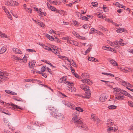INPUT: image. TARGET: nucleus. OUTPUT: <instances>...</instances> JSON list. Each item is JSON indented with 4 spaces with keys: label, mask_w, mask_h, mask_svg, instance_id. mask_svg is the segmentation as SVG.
I'll use <instances>...</instances> for the list:
<instances>
[{
    "label": "nucleus",
    "mask_w": 133,
    "mask_h": 133,
    "mask_svg": "<svg viewBox=\"0 0 133 133\" xmlns=\"http://www.w3.org/2000/svg\"><path fill=\"white\" fill-rule=\"evenodd\" d=\"M91 48H88L85 51V53H88L90 52V51L91 50Z\"/></svg>",
    "instance_id": "60"
},
{
    "label": "nucleus",
    "mask_w": 133,
    "mask_h": 133,
    "mask_svg": "<svg viewBox=\"0 0 133 133\" xmlns=\"http://www.w3.org/2000/svg\"><path fill=\"white\" fill-rule=\"evenodd\" d=\"M11 105L12 106L11 109L13 110H15L19 111L18 110V109H20L21 110H23V108H21L18 106L12 103H11Z\"/></svg>",
    "instance_id": "6"
},
{
    "label": "nucleus",
    "mask_w": 133,
    "mask_h": 133,
    "mask_svg": "<svg viewBox=\"0 0 133 133\" xmlns=\"http://www.w3.org/2000/svg\"><path fill=\"white\" fill-rule=\"evenodd\" d=\"M51 115L60 120H62L64 118V115L62 114L56 112H52L51 113Z\"/></svg>",
    "instance_id": "3"
},
{
    "label": "nucleus",
    "mask_w": 133,
    "mask_h": 133,
    "mask_svg": "<svg viewBox=\"0 0 133 133\" xmlns=\"http://www.w3.org/2000/svg\"><path fill=\"white\" fill-rule=\"evenodd\" d=\"M91 4L94 6H97L98 3L96 2H93L91 3Z\"/></svg>",
    "instance_id": "31"
},
{
    "label": "nucleus",
    "mask_w": 133,
    "mask_h": 133,
    "mask_svg": "<svg viewBox=\"0 0 133 133\" xmlns=\"http://www.w3.org/2000/svg\"><path fill=\"white\" fill-rule=\"evenodd\" d=\"M13 5L12 6H16L18 4V3L16 1H13Z\"/></svg>",
    "instance_id": "36"
},
{
    "label": "nucleus",
    "mask_w": 133,
    "mask_h": 133,
    "mask_svg": "<svg viewBox=\"0 0 133 133\" xmlns=\"http://www.w3.org/2000/svg\"><path fill=\"white\" fill-rule=\"evenodd\" d=\"M127 87H129L130 88H131L132 87V86L129 83H128Z\"/></svg>",
    "instance_id": "57"
},
{
    "label": "nucleus",
    "mask_w": 133,
    "mask_h": 133,
    "mask_svg": "<svg viewBox=\"0 0 133 133\" xmlns=\"http://www.w3.org/2000/svg\"><path fill=\"white\" fill-rule=\"evenodd\" d=\"M64 77H62L61 78H60L59 80V82L60 83H62L63 82V78H64Z\"/></svg>",
    "instance_id": "48"
},
{
    "label": "nucleus",
    "mask_w": 133,
    "mask_h": 133,
    "mask_svg": "<svg viewBox=\"0 0 133 133\" xmlns=\"http://www.w3.org/2000/svg\"><path fill=\"white\" fill-rule=\"evenodd\" d=\"M8 75V74L7 72H3L2 71H0V78L1 79H2L4 77H6Z\"/></svg>",
    "instance_id": "9"
},
{
    "label": "nucleus",
    "mask_w": 133,
    "mask_h": 133,
    "mask_svg": "<svg viewBox=\"0 0 133 133\" xmlns=\"http://www.w3.org/2000/svg\"><path fill=\"white\" fill-rule=\"evenodd\" d=\"M84 17L85 18V20L88 21V19H90L91 18V17L90 15H87L86 16H84Z\"/></svg>",
    "instance_id": "29"
},
{
    "label": "nucleus",
    "mask_w": 133,
    "mask_h": 133,
    "mask_svg": "<svg viewBox=\"0 0 133 133\" xmlns=\"http://www.w3.org/2000/svg\"><path fill=\"white\" fill-rule=\"evenodd\" d=\"M94 57H89L88 58V60L89 61H94Z\"/></svg>",
    "instance_id": "51"
},
{
    "label": "nucleus",
    "mask_w": 133,
    "mask_h": 133,
    "mask_svg": "<svg viewBox=\"0 0 133 133\" xmlns=\"http://www.w3.org/2000/svg\"><path fill=\"white\" fill-rule=\"evenodd\" d=\"M13 1L10 0L5 2V4L6 5L9 6H12L13 5Z\"/></svg>",
    "instance_id": "10"
},
{
    "label": "nucleus",
    "mask_w": 133,
    "mask_h": 133,
    "mask_svg": "<svg viewBox=\"0 0 133 133\" xmlns=\"http://www.w3.org/2000/svg\"><path fill=\"white\" fill-rule=\"evenodd\" d=\"M114 89H115L114 90L115 91L119 92L121 90L119 88H114Z\"/></svg>",
    "instance_id": "53"
},
{
    "label": "nucleus",
    "mask_w": 133,
    "mask_h": 133,
    "mask_svg": "<svg viewBox=\"0 0 133 133\" xmlns=\"http://www.w3.org/2000/svg\"><path fill=\"white\" fill-rule=\"evenodd\" d=\"M94 121L95 122H96L97 123H99V119L97 117L96 118V119Z\"/></svg>",
    "instance_id": "47"
},
{
    "label": "nucleus",
    "mask_w": 133,
    "mask_h": 133,
    "mask_svg": "<svg viewBox=\"0 0 133 133\" xmlns=\"http://www.w3.org/2000/svg\"><path fill=\"white\" fill-rule=\"evenodd\" d=\"M124 97V96L123 95H122L121 96H119L117 97H116L117 99H119L120 98L123 99Z\"/></svg>",
    "instance_id": "37"
},
{
    "label": "nucleus",
    "mask_w": 133,
    "mask_h": 133,
    "mask_svg": "<svg viewBox=\"0 0 133 133\" xmlns=\"http://www.w3.org/2000/svg\"><path fill=\"white\" fill-rule=\"evenodd\" d=\"M90 30L91 31L94 32H96V33H97L98 32L97 30L96 29L93 28H91Z\"/></svg>",
    "instance_id": "43"
},
{
    "label": "nucleus",
    "mask_w": 133,
    "mask_h": 133,
    "mask_svg": "<svg viewBox=\"0 0 133 133\" xmlns=\"http://www.w3.org/2000/svg\"><path fill=\"white\" fill-rule=\"evenodd\" d=\"M56 9L55 8H54V7L52 6L50 9H51L52 11H55L56 10Z\"/></svg>",
    "instance_id": "63"
},
{
    "label": "nucleus",
    "mask_w": 133,
    "mask_h": 133,
    "mask_svg": "<svg viewBox=\"0 0 133 133\" xmlns=\"http://www.w3.org/2000/svg\"><path fill=\"white\" fill-rule=\"evenodd\" d=\"M65 83H66L67 85H69V86L71 85V83L69 82L66 81Z\"/></svg>",
    "instance_id": "64"
},
{
    "label": "nucleus",
    "mask_w": 133,
    "mask_h": 133,
    "mask_svg": "<svg viewBox=\"0 0 133 133\" xmlns=\"http://www.w3.org/2000/svg\"><path fill=\"white\" fill-rule=\"evenodd\" d=\"M77 16L79 18H81L82 16V15L79 12H77L76 14Z\"/></svg>",
    "instance_id": "32"
},
{
    "label": "nucleus",
    "mask_w": 133,
    "mask_h": 133,
    "mask_svg": "<svg viewBox=\"0 0 133 133\" xmlns=\"http://www.w3.org/2000/svg\"><path fill=\"white\" fill-rule=\"evenodd\" d=\"M127 83L125 81H123L122 82V84L123 86H124L127 87Z\"/></svg>",
    "instance_id": "38"
},
{
    "label": "nucleus",
    "mask_w": 133,
    "mask_h": 133,
    "mask_svg": "<svg viewBox=\"0 0 133 133\" xmlns=\"http://www.w3.org/2000/svg\"><path fill=\"white\" fill-rule=\"evenodd\" d=\"M51 51L56 55L59 54L58 52L56 49H51Z\"/></svg>",
    "instance_id": "23"
},
{
    "label": "nucleus",
    "mask_w": 133,
    "mask_h": 133,
    "mask_svg": "<svg viewBox=\"0 0 133 133\" xmlns=\"http://www.w3.org/2000/svg\"><path fill=\"white\" fill-rule=\"evenodd\" d=\"M36 62L34 60H31L28 63L29 67L31 69H33L35 66Z\"/></svg>",
    "instance_id": "7"
},
{
    "label": "nucleus",
    "mask_w": 133,
    "mask_h": 133,
    "mask_svg": "<svg viewBox=\"0 0 133 133\" xmlns=\"http://www.w3.org/2000/svg\"><path fill=\"white\" fill-rule=\"evenodd\" d=\"M72 85H71L70 86H68L66 89L69 91H72L73 90L72 89Z\"/></svg>",
    "instance_id": "28"
},
{
    "label": "nucleus",
    "mask_w": 133,
    "mask_h": 133,
    "mask_svg": "<svg viewBox=\"0 0 133 133\" xmlns=\"http://www.w3.org/2000/svg\"><path fill=\"white\" fill-rule=\"evenodd\" d=\"M110 44V45L111 46H113L114 47H115L117 48L116 47L115 42H111Z\"/></svg>",
    "instance_id": "39"
},
{
    "label": "nucleus",
    "mask_w": 133,
    "mask_h": 133,
    "mask_svg": "<svg viewBox=\"0 0 133 133\" xmlns=\"http://www.w3.org/2000/svg\"><path fill=\"white\" fill-rule=\"evenodd\" d=\"M129 104L131 107H133V102L131 101H130L128 102Z\"/></svg>",
    "instance_id": "40"
},
{
    "label": "nucleus",
    "mask_w": 133,
    "mask_h": 133,
    "mask_svg": "<svg viewBox=\"0 0 133 133\" xmlns=\"http://www.w3.org/2000/svg\"><path fill=\"white\" fill-rule=\"evenodd\" d=\"M45 48H44V49H45L49 51H51V49L49 47H48L47 46H45Z\"/></svg>",
    "instance_id": "49"
},
{
    "label": "nucleus",
    "mask_w": 133,
    "mask_h": 133,
    "mask_svg": "<svg viewBox=\"0 0 133 133\" xmlns=\"http://www.w3.org/2000/svg\"><path fill=\"white\" fill-rule=\"evenodd\" d=\"M12 50L14 52H15L16 53L18 54H22V51L20 50L17 48H13Z\"/></svg>",
    "instance_id": "14"
},
{
    "label": "nucleus",
    "mask_w": 133,
    "mask_h": 133,
    "mask_svg": "<svg viewBox=\"0 0 133 133\" xmlns=\"http://www.w3.org/2000/svg\"><path fill=\"white\" fill-rule=\"evenodd\" d=\"M12 58L13 60L18 61L21 60L22 62H26L27 60V59L26 57H23V59H21L20 58L17 57L15 56H13L12 57Z\"/></svg>",
    "instance_id": "4"
},
{
    "label": "nucleus",
    "mask_w": 133,
    "mask_h": 133,
    "mask_svg": "<svg viewBox=\"0 0 133 133\" xmlns=\"http://www.w3.org/2000/svg\"><path fill=\"white\" fill-rule=\"evenodd\" d=\"M6 50L5 47L3 46L0 50V54H2Z\"/></svg>",
    "instance_id": "17"
},
{
    "label": "nucleus",
    "mask_w": 133,
    "mask_h": 133,
    "mask_svg": "<svg viewBox=\"0 0 133 133\" xmlns=\"http://www.w3.org/2000/svg\"><path fill=\"white\" fill-rule=\"evenodd\" d=\"M3 113L8 115H11V114H10V112L8 111V110L5 111H4Z\"/></svg>",
    "instance_id": "41"
},
{
    "label": "nucleus",
    "mask_w": 133,
    "mask_h": 133,
    "mask_svg": "<svg viewBox=\"0 0 133 133\" xmlns=\"http://www.w3.org/2000/svg\"><path fill=\"white\" fill-rule=\"evenodd\" d=\"M124 28H118L116 30V31L117 33H121L123 31H124Z\"/></svg>",
    "instance_id": "16"
},
{
    "label": "nucleus",
    "mask_w": 133,
    "mask_h": 133,
    "mask_svg": "<svg viewBox=\"0 0 133 133\" xmlns=\"http://www.w3.org/2000/svg\"><path fill=\"white\" fill-rule=\"evenodd\" d=\"M0 36L1 37H5L8 38L7 36L6 35H5L4 33H2L1 31H0Z\"/></svg>",
    "instance_id": "20"
},
{
    "label": "nucleus",
    "mask_w": 133,
    "mask_h": 133,
    "mask_svg": "<svg viewBox=\"0 0 133 133\" xmlns=\"http://www.w3.org/2000/svg\"><path fill=\"white\" fill-rule=\"evenodd\" d=\"M9 79V78L8 77H4L2 79H1V80L2 81V82L3 81H4V80L6 81V80H7Z\"/></svg>",
    "instance_id": "45"
},
{
    "label": "nucleus",
    "mask_w": 133,
    "mask_h": 133,
    "mask_svg": "<svg viewBox=\"0 0 133 133\" xmlns=\"http://www.w3.org/2000/svg\"><path fill=\"white\" fill-rule=\"evenodd\" d=\"M115 43L116 46V47L117 48L118 47V48L120 49V47H118V45L119 44H122L120 43L119 42V41H116L115 42Z\"/></svg>",
    "instance_id": "19"
},
{
    "label": "nucleus",
    "mask_w": 133,
    "mask_h": 133,
    "mask_svg": "<svg viewBox=\"0 0 133 133\" xmlns=\"http://www.w3.org/2000/svg\"><path fill=\"white\" fill-rule=\"evenodd\" d=\"M63 103L66 106L74 110L75 109L76 110L79 112H82L83 111V109L80 107H76L75 105L74 104L69 102L68 101H64L63 102Z\"/></svg>",
    "instance_id": "2"
},
{
    "label": "nucleus",
    "mask_w": 133,
    "mask_h": 133,
    "mask_svg": "<svg viewBox=\"0 0 133 133\" xmlns=\"http://www.w3.org/2000/svg\"><path fill=\"white\" fill-rule=\"evenodd\" d=\"M74 74L75 77L77 78H79L80 77H80L78 74L76 73H75Z\"/></svg>",
    "instance_id": "44"
},
{
    "label": "nucleus",
    "mask_w": 133,
    "mask_h": 133,
    "mask_svg": "<svg viewBox=\"0 0 133 133\" xmlns=\"http://www.w3.org/2000/svg\"><path fill=\"white\" fill-rule=\"evenodd\" d=\"M5 111V110L2 108H0V111L3 113H4Z\"/></svg>",
    "instance_id": "56"
},
{
    "label": "nucleus",
    "mask_w": 133,
    "mask_h": 133,
    "mask_svg": "<svg viewBox=\"0 0 133 133\" xmlns=\"http://www.w3.org/2000/svg\"><path fill=\"white\" fill-rule=\"evenodd\" d=\"M41 72H44L45 70V67L44 66H43L41 68Z\"/></svg>",
    "instance_id": "52"
},
{
    "label": "nucleus",
    "mask_w": 133,
    "mask_h": 133,
    "mask_svg": "<svg viewBox=\"0 0 133 133\" xmlns=\"http://www.w3.org/2000/svg\"><path fill=\"white\" fill-rule=\"evenodd\" d=\"M110 62L111 64L114 66H118V65L117 63L114 60L111 59H110Z\"/></svg>",
    "instance_id": "13"
},
{
    "label": "nucleus",
    "mask_w": 133,
    "mask_h": 133,
    "mask_svg": "<svg viewBox=\"0 0 133 133\" xmlns=\"http://www.w3.org/2000/svg\"><path fill=\"white\" fill-rule=\"evenodd\" d=\"M28 52H36V51L34 49H27L26 50Z\"/></svg>",
    "instance_id": "33"
},
{
    "label": "nucleus",
    "mask_w": 133,
    "mask_h": 133,
    "mask_svg": "<svg viewBox=\"0 0 133 133\" xmlns=\"http://www.w3.org/2000/svg\"><path fill=\"white\" fill-rule=\"evenodd\" d=\"M39 14L41 15H43L44 16H45L46 15V13L45 12H42L39 13Z\"/></svg>",
    "instance_id": "58"
},
{
    "label": "nucleus",
    "mask_w": 133,
    "mask_h": 133,
    "mask_svg": "<svg viewBox=\"0 0 133 133\" xmlns=\"http://www.w3.org/2000/svg\"><path fill=\"white\" fill-rule=\"evenodd\" d=\"M127 70L129 72H132V70H133V69H131V68H127V69H126L125 70Z\"/></svg>",
    "instance_id": "50"
},
{
    "label": "nucleus",
    "mask_w": 133,
    "mask_h": 133,
    "mask_svg": "<svg viewBox=\"0 0 133 133\" xmlns=\"http://www.w3.org/2000/svg\"><path fill=\"white\" fill-rule=\"evenodd\" d=\"M36 22L37 24H38L40 26L42 27H44V26L45 25V24L41 22Z\"/></svg>",
    "instance_id": "22"
},
{
    "label": "nucleus",
    "mask_w": 133,
    "mask_h": 133,
    "mask_svg": "<svg viewBox=\"0 0 133 133\" xmlns=\"http://www.w3.org/2000/svg\"><path fill=\"white\" fill-rule=\"evenodd\" d=\"M115 5L118 7H120L121 5L118 2H116L115 4Z\"/></svg>",
    "instance_id": "62"
},
{
    "label": "nucleus",
    "mask_w": 133,
    "mask_h": 133,
    "mask_svg": "<svg viewBox=\"0 0 133 133\" xmlns=\"http://www.w3.org/2000/svg\"><path fill=\"white\" fill-rule=\"evenodd\" d=\"M107 125L108 126L112 125L114 124L113 121L111 120L108 119V120Z\"/></svg>",
    "instance_id": "15"
},
{
    "label": "nucleus",
    "mask_w": 133,
    "mask_h": 133,
    "mask_svg": "<svg viewBox=\"0 0 133 133\" xmlns=\"http://www.w3.org/2000/svg\"><path fill=\"white\" fill-rule=\"evenodd\" d=\"M48 109L49 110L53 111V112H54V111L55 110V109L53 107H50L48 108Z\"/></svg>",
    "instance_id": "35"
},
{
    "label": "nucleus",
    "mask_w": 133,
    "mask_h": 133,
    "mask_svg": "<svg viewBox=\"0 0 133 133\" xmlns=\"http://www.w3.org/2000/svg\"><path fill=\"white\" fill-rule=\"evenodd\" d=\"M120 93L122 94H123L124 95H125L127 94V92L125 91L124 90H121L120 91Z\"/></svg>",
    "instance_id": "26"
},
{
    "label": "nucleus",
    "mask_w": 133,
    "mask_h": 133,
    "mask_svg": "<svg viewBox=\"0 0 133 133\" xmlns=\"http://www.w3.org/2000/svg\"><path fill=\"white\" fill-rule=\"evenodd\" d=\"M91 93V92L90 91V90L89 89V87H88L87 90H86L85 93V96H84V98L89 99L90 97Z\"/></svg>",
    "instance_id": "5"
},
{
    "label": "nucleus",
    "mask_w": 133,
    "mask_h": 133,
    "mask_svg": "<svg viewBox=\"0 0 133 133\" xmlns=\"http://www.w3.org/2000/svg\"><path fill=\"white\" fill-rule=\"evenodd\" d=\"M71 61H70V64L72 66L74 67H76V63L74 62V61L72 59H71Z\"/></svg>",
    "instance_id": "24"
},
{
    "label": "nucleus",
    "mask_w": 133,
    "mask_h": 133,
    "mask_svg": "<svg viewBox=\"0 0 133 133\" xmlns=\"http://www.w3.org/2000/svg\"><path fill=\"white\" fill-rule=\"evenodd\" d=\"M117 108V106L114 105H111L109 106L108 108L110 109H116Z\"/></svg>",
    "instance_id": "21"
},
{
    "label": "nucleus",
    "mask_w": 133,
    "mask_h": 133,
    "mask_svg": "<svg viewBox=\"0 0 133 133\" xmlns=\"http://www.w3.org/2000/svg\"><path fill=\"white\" fill-rule=\"evenodd\" d=\"M11 91L8 90H5V91L6 93L9 94H10Z\"/></svg>",
    "instance_id": "61"
},
{
    "label": "nucleus",
    "mask_w": 133,
    "mask_h": 133,
    "mask_svg": "<svg viewBox=\"0 0 133 133\" xmlns=\"http://www.w3.org/2000/svg\"><path fill=\"white\" fill-rule=\"evenodd\" d=\"M102 48L104 50H108V49H109V48L108 47H107L105 46H103L102 47Z\"/></svg>",
    "instance_id": "54"
},
{
    "label": "nucleus",
    "mask_w": 133,
    "mask_h": 133,
    "mask_svg": "<svg viewBox=\"0 0 133 133\" xmlns=\"http://www.w3.org/2000/svg\"><path fill=\"white\" fill-rule=\"evenodd\" d=\"M97 117H96L95 115L94 114H92L91 115V119H92L93 121L95 120L96 119V118Z\"/></svg>",
    "instance_id": "27"
},
{
    "label": "nucleus",
    "mask_w": 133,
    "mask_h": 133,
    "mask_svg": "<svg viewBox=\"0 0 133 133\" xmlns=\"http://www.w3.org/2000/svg\"><path fill=\"white\" fill-rule=\"evenodd\" d=\"M46 4L48 8H49V9H51V7L52 6H51L49 4V3L48 2Z\"/></svg>",
    "instance_id": "55"
},
{
    "label": "nucleus",
    "mask_w": 133,
    "mask_h": 133,
    "mask_svg": "<svg viewBox=\"0 0 133 133\" xmlns=\"http://www.w3.org/2000/svg\"><path fill=\"white\" fill-rule=\"evenodd\" d=\"M54 40L59 43H60L61 42V41L57 37H55V38H54Z\"/></svg>",
    "instance_id": "30"
},
{
    "label": "nucleus",
    "mask_w": 133,
    "mask_h": 133,
    "mask_svg": "<svg viewBox=\"0 0 133 133\" xmlns=\"http://www.w3.org/2000/svg\"><path fill=\"white\" fill-rule=\"evenodd\" d=\"M26 11H28L29 13H31L32 10L30 8H27V9L26 10Z\"/></svg>",
    "instance_id": "42"
},
{
    "label": "nucleus",
    "mask_w": 133,
    "mask_h": 133,
    "mask_svg": "<svg viewBox=\"0 0 133 133\" xmlns=\"http://www.w3.org/2000/svg\"><path fill=\"white\" fill-rule=\"evenodd\" d=\"M89 87H88L86 85L84 84H82L80 85V87L83 90H87Z\"/></svg>",
    "instance_id": "12"
},
{
    "label": "nucleus",
    "mask_w": 133,
    "mask_h": 133,
    "mask_svg": "<svg viewBox=\"0 0 133 133\" xmlns=\"http://www.w3.org/2000/svg\"><path fill=\"white\" fill-rule=\"evenodd\" d=\"M103 9L104 11L105 12H108V9H107V8L105 6H103Z\"/></svg>",
    "instance_id": "46"
},
{
    "label": "nucleus",
    "mask_w": 133,
    "mask_h": 133,
    "mask_svg": "<svg viewBox=\"0 0 133 133\" xmlns=\"http://www.w3.org/2000/svg\"><path fill=\"white\" fill-rule=\"evenodd\" d=\"M107 99L106 96L104 95H102L99 98V100L102 102H104Z\"/></svg>",
    "instance_id": "11"
},
{
    "label": "nucleus",
    "mask_w": 133,
    "mask_h": 133,
    "mask_svg": "<svg viewBox=\"0 0 133 133\" xmlns=\"http://www.w3.org/2000/svg\"><path fill=\"white\" fill-rule=\"evenodd\" d=\"M72 115L73 117L72 121L77 127H79L81 129L84 130H88V128L86 125L82 124L83 123L82 119L79 117V112L77 113V112L76 111Z\"/></svg>",
    "instance_id": "1"
},
{
    "label": "nucleus",
    "mask_w": 133,
    "mask_h": 133,
    "mask_svg": "<svg viewBox=\"0 0 133 133\" xmlns=\"http://www.w3.org/2000/svg\"><path fill=\"white\" fill-rule=\"evenodd\" d=\"M82 76L83 78H88L89 77V74L87 73H84L82 74Z\"/></svg>",
    "instance_id": "18"
},
{
    "label": "nucleus",
    "mask_w": 133,
    "mask_h": 133,
    "mask_svg": "<svg viewBox=\"0 0 133 133\" xmlns=\"http://www.w3.org/2000/svg\"><path fill=\"white\" fill-rule=\"evenodd\" d=\"M114 128V127H110L108 128L107 129L108 132H109L110 131L113 130Z\"/></svg>",
    "instance_id": "34"
},
{
    "label": "nucleus",
    "mask_w": 133,
    "mask_h": 133,
    "mask_svg": "<svg viewBox=\"0 0 133 133\" xmlns=\"http://www.w3.org/2000/svg\"><path fill=\"white\" fill-rule=\"evenodd\" d=\"M14 99L16 101H22V99L21 98H19V99L16 98H14Z\"/></svg>",
    "instance_id": "59"
},
{
    "label": "nucleus",
    "mask_w": 133,
    "mask_h": 133,
    "mask_svg": "<svg viewBox=\"0 0 133 133\" xmlns=\"http://www.w3.org/2000/svg\"><path fill=\"white\" fill-rule=\"evenodd\" d=\"M82 81L83 83H87V84L89 85H90L92 83V81L89 79H83Z\"/></svg>",
    "instance_id": "8"
},
{
    "label": "nucleus",
    "mask_w": 133,
    "mask_h": 133,
    "mask_svg": "<svg viewBox=\"0 0 133 133\" xmlns=\"http://www.w3.org/2000/svg\"><path fill=\"white\" fill-rule=\"evenodd\" d=\"M2 7L3 9L4 10V11L6 13L7 15H8V14H9V12L8 10H7L6 8H5V7L4 6H2Z\"/></svg>",
    "instance_id": "25"
}]
</instances>
